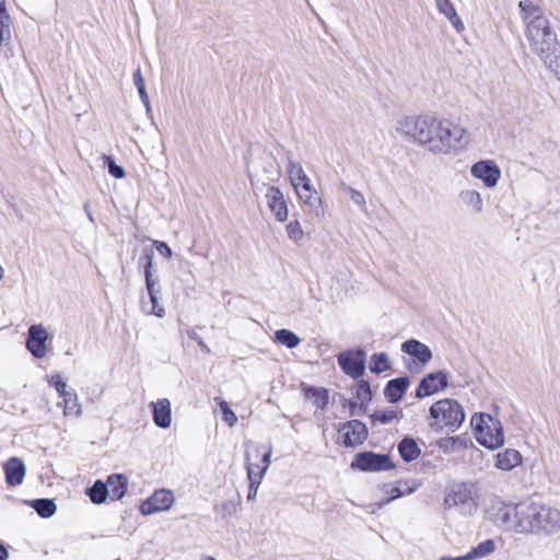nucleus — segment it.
Here are the masks:
<instances>
[{
  "instance_id": "obj_1",
  "label": "nucleus",
  "mask_w": 560,
  "mask_h": 560,
  "mask_svg": "<svg viewBox=\"0 0 560 560\" xmlns=\"http://www.w3.org/2000/svg\"><path fill=\"white\" fill-rule=\"evenodd\" d=\"M396 131L433 155L456 156L470 145V132L453 120L433 115L405 116Z\"/></svg>"
},
{
  "instance_id": "obj_2",
  "label": "nucleus",
  "mask_w": 560,
  "mask_h": 560,
  "mask_svg": "<svg viewBox=\"0 0 560 560\" xmlns=\"http://www.w3.org/2000/svg\"><path fill=\"white\" fill-rule=\"evenodd\" d=\"M493 510L494 524L515 534L549 537L560 532V510L551 505L525 500Z\"/></svg>"
},
{
  "instance_id": "obj_3",
  "label": "nucleus",
  "mask_w": 560,
  "mask_h": 560,
  "mask_svg": "<svg viewBox=\"0 0 560 560\" xmlns=\"http://www.w3.org/2000/svg\"><path fill=\"white\" fill-rule=\"evenodd\" d=\"M518 9L525 25V36L529 48L538 58L560 43L557 33L539 5L532 0H521Z\"/></svg>"
},
{
  "instance_id": "obj_4",
  "label": "nucleus",
  "mask_w": 560,
  "mask_h": 560,
  "mask_svg": "<svg viewBox=\"0 0 560 560\" xmlns=\"http://www.w3.org/2000/svg\"><path fill=\"white\" fill-rule=\"evenodd\" d=\"M430 428L434 431L455 432L465 420V411L462 405L451 398L435 401L430 407Z\"/></svg>"
},
{
  "instance_id": "obj_5",
  "label": "nucleus",
  "mask_w": 560,
  "mask_h": 560,
  "mask_svg": "<svg viewBox=\"0 0 560 560\" xmlns=\"http://www.w3.org/2000/svg\"><path fill=\"white\" fill-rule=\"evenodd\" d=\"M273 180V176H267L266 179L259 174L250 176L254 195L258 196L259 194H265L267 206L275 218L280 222H284L288 220L289 209L282 191L270 184Z\"/></svg>"
},
{
  "instance_id": "obj_6",
  "label": "nucleus",
  "mask_w": 560,
  "mask_h": 560,
  "mask_svg": "<svg viewBox=\"0 0 560 560\" xmlns=\"http://www.w3.org/2000/svg\"><path fill=\"white\" fill-rule=\"evenodd\" d=\"M471 424L476 440L486 448L498 450L504 445L505 439L500 420L488 413H480L472 416Z\"/></svg>"
},
{
  "instance_id": "obj_7",
  "label": "nucleus",
  "mask_w": 560,
  "mask_h": 560,
  "mask_svg": "<svg viewBox=\"0 0 560 560\" xmlns=\"http://www.w3.org/2000/svg\"><path fill=\"white\" fill-rule=\"evenodd\" d=\"M338 364L349 376L358 378L365 371V352L361 348L346 350L338 355Z\"/></svg>"
},
{
  "instance_id": "obj_8",
  "label": "nucleus",
  "mask_w": 560,
  "mask_h": 560,
  "mask_svg": "<svg viewBox=\"0 0 560 560\" xmlns=\"http://www.w3.org/2000/svg\"><path fill=\"white\" fill-rule=\"evenodd\" d=\"M351 467L362 471H382L390 469L393 465L387 455L363 452L355 455Z\"/></svg>"
},
{
  "instance_id": "obj_9",
  "label": "nucleus",
  "mask_w": 560,
  "mask_h": 560,
  "mask_svg": "<svg viewBox=\"0 0 560 560\" xmlns=\"http://www.w3.org/2000/svg\"><path fill=\"white\" fill-rule=\"evenodd\" d=\"M472 177L480 179L487 188H493L501 178V170L493 160H481L470 167Z\"/></svg>"
},
{
  "instance_id": "obj_10",
  "label": "nucleus",
  "mask_w": 560,
  "mask_h": 560,
  "mask_svg": "<svg viewBox=\"0 0 560 560\" xmlns=\"http://www.w3.org/2000/svg\"><path fill=\"white\" fill-rule=\"evenodd\" d=\"M447 506H459L464 513L471 514L477 509V501L472 487L467 485L457 486L445 499Z\"/></svg>"
},
{
  "instance_id": "obj_11",
  "label": "nucleus",
  "mask_w": 560,
  "mask_h": 560,
  "mask_svg": "<svg viewBox=\"0 0 560 560\" xmlns=\"http://www.w3.org/2000/svg\"><path fill=\"white\" fill-rule=\"evenodd\" d=\"M338 432L342 438V444L347 447L360 445L368 438V429L365 424L355 419L342 424Z\"/></svg>"
},
{
  "instance_id": "obj_12",
  "label": "nucleus",
  "mask_w": 560,
  "mask_h": 560,
  "mask_svg": "<svg viewBox=\"0 0 560 560\" xmlns=\"http://www.w3.org/2000/svg\"><path fill=\"white\" fill-rule=\"evenodd\" d=\"M47 340L48 332L43 325L34 324L28 328L26 348L36 359H43L46 357Z\"/></svg>"
},
{
  "instance_id": "obj_13",
  "label": "nucleus",
  "mask_w": 560,
  "mask_h": 560,
  "mask_svg": "<svg viewBox=\"0 0 560 560\" xmlns=\"http://www.w3.org/2000/svg\"><path fill=\"white\" fill-rule=\"evenodd\" d=\"M448 385L447 374L443 371H438L425 375L416 390V397L423 398L431 396L440 390H443Z\"/></svg>"
},
{
  "instance_id": "obj_14",
  "label": "nucleus",
  "mask_w": 560,
  "mask_h": 560,
  "mask_svg": "<svg viewBox=\"0 0 560 560\" xmlns=\"http://www.w3.org/2000/svg\"><path fill=\"white\" fill-rule=\"evenodd\" d=\"M174 503V495L172 491L161 489L156 490L150 498H148L140 506V512L143 515H151L158 512L168 510Z\"/></svg>"
},
{
  "instance_id": "obj_15",
  "label": "nucleus",
  "mask_w": 560,
  "mask_h": 560,
  "mask_svg": "<svg viewBox=\"0 0 560 560\" xmlns=\"http://www.w3.org/2000/svg\"><path fill=\"white\" fill-rule=\"evenodd\" d=\"M401 351L413 359L419 369H423L432 360V351L423 342L409 339L401 345Z\"/></svg>"
},
{
  "instance_id": "obj_16",
  "label": "nucleus",
  "mask_w": 560,
  "mask_h": 560,
  "mask_svg": "<svg viewBox=\"0 0 560 560\" xmlns=\"http://www.w3.org/2000/svg\"><path fill=\"white\" fill-rule=\"evenodd\" d=\"M355 397L350 401V415L359 416L365 411L368 404L372 399V392L370 384L366 381H359L355 385Z\"/></svg>"
},
{
  "instance_id": "obj_17",
  "label": "nucleus",
  "mask_w": 560,
  "mask_h": 560,
  "mask_svg": "<svg viewBox=\"0 0 560 560\" xmlns=\"http://www.w3.org/2000/svg\"><path fill=\"white\" fill-rule=\"evenodd\" d=\"M5 481L10 487L20 486L25 477L26 467L19 457H11L4 464Z\"/></svg>"
},
{
  "instance_id": "obj_18",
  "label": "nucleus",
  "mask_w": 560,
  "mask_h": 560,
  "mask_svg": "<svg viewBox=\"0 0 560 560\" xmlns=\"http://www.w3.org/2000/svg\"><path fill=\"white\" fill-rule=\"evenodd\" d=\"M420 487V482L412 480H398L395 486L385 489V493L388 498L378 503V508L389 503L390 501L413 493Z\"/></svg>"
},
{
  "instance_id": "obj_19",
  "label": "nucleus",
  "mask_w": 560,
  "mask_h": 560,
  "mask_svg": "<svg viewBox=\"0 0 560 560\" xmlns=\"http://www.w3.org/2000/svg\"><path fill=\"white\" fill-rule=\"evenodd\" d=\"M493 459L495 468L510 471L522 464L523 457L517 450L505 448L502 452H498Z\"/></svg>"
},
{
  "instance_id": "obj_20",
  "label": "nucleus",
  "mask_w": 560,
  "mask_h": 560,
  "mask_svg": "<svg viewBox=\"0 0 560 560\" xmlns=\"http://www.w3.org/2000/svg\"><path fill=\"white\" fill-rule=\"evenodd\" d=\"M153 407V421L155 425L162 429H166L172 423V415H171V402L168 399L163 398L159 399L155 402H152Z\"/></svg>"
},
{
  "instance_id": "obj_21",
  "label": "nucleus",
  "mask_w": 560,
  "mask_h": 560,
  "mask_svg": "<svg viewBox=\"0 0 560 560\" xmlns=\"http://www.w3.org/2000/svg\"><path fill=\"white\" fill-rule=\"evenodd\" d=\"M299 199L310 208L311 211L315 212L316 215H319L323 201L319 197L317 190L313 187V185L304 188H300L295 190Z\"/></svg>"
},
{
  "instance_id": "obj_22",
  "label": "nucleus",
  "mask_w": 560,
  "mask_h": 560,
  "mask_svg": "<svg viewBox=\"0 0 560 560\" xmlns=\"http://www.w3.org/2000/svg\"><path fill=\"white\" fill-rule=\"evenodd\" d=\"M409 386V380L407 377H398L390 380L384 390V394L388 401L395 404L398 402L405 395Z\"/></svg>"
},
{
  "instance_id": "obj_23",
  "label": "nucleus",
  "mask_w": 560,
  "mask_h": 560,
  "mask_svg": "<svg viewBox=\"0 0 560 560\" xmlns=\"http://www.w3.org/2000/svg\"><path fill=\"white\" fill-rule=\"evenodd\" d=\"M105 483L109 490L112 500H120L127 492L128 479L125 475L113 474L108 476Z\"/></svg>"
},
{
  "instance_id": "obj_24",
  "label": "nucleus",
  "mask_w": 560,
  "mask_h": 560,
  "mask_svg": "<svg viewBox=\"0 0 560 560\" xmlns=\"http://www.w3.org/2000/svg\"><path fill=\"white\" fill-rule=\"evenodd\" d=\"M544 67L560 81V43L539 57Z\"/></svg>"
},
{
  "instance_id": "obj_25",
  "label": "nucleus",
  "mask_w": 560,
  "mask_h": 560,
  "mask_svg": "<svg viewBox=\"0 0 560 560\" xmlns=\"http://www.w3.org/2000/svg\"><path fill=\"white\" fill-rule=\"evenodd\" d=\"M436 7L440 13H442L454 26V28L462 33L465 30V25L458 16L456 10L450 0H435Z\"/></svg>"
},
{
  "instance_id": "obj_26",
  "label": "nucleus",
  "mask_w": 560,
  "mask_h": 560,
  "mask_svg": "<svg viewBox=\"0 0 560 560\" xmlns=\"http://www.w3.org/2000/svg\"><path fill=\"white\" fill-rule=\"evenodd\" d=\"M460 201L471 209L476 213H480L483 210V200L477 190L467 189L459 194Z\"/></svg>"
},
{
  "instance_id": "obj_27",
  "label": "nucleus",
  "mask_w": 560,
  "mask_h": 560,
  "mask_svg": "<svg viewBox=\"0 0 560 560\" xmlns=\"http://www.w3.org/2000/svg\"><path fill=\"white\" fill-rule=\"evenodd\" d=\"M398 452L405 462H412L420 455L417 442L411 438H405L398 444Z\"/></svg>"
},
{
  "instance_id": "obj_28",
  "label": "nucleus",
  "mask_w": 560,
  "mask_h": 560,
  "mask_svg": "<svg viewBox=\"0 0 560 560\" xmlns=\"http://www.w3.org/2000/svg\"><path fill=\"white\" fill-rule=\"evenodd\" d=\"M153 257V249L151 247H144L139 258V265L143 267L147 287H150L151 283H158V281L153 279L152 275Z\"/></svg>"
},
{
  "instance_id": "obj_29",
  "label": "nucleus",
  "mask_w": 560,
  "mask_h": 560,
  "mask_svg": "<svg viewBox=\"0 0 560 560\" xmlns=\"http://www.w3.org/2000/svg\"><path fill=\"white\" fill-rule=\"evenodd\" d=\"M495 549V541L493 539H486L479 542L476 547H472L467 555L470 560H477L492 555Z\"/></svg>"
},
{
  "instance_id": "obj_30",
  "label": "nucleus",
  "mask_w": 560,
  "mask_h": 560,
  "mask_svg": "<svg viewBox=\"0 0 560 560\" xmlns=\"http://www.w3.org/2000/svg\"><path fill=\"white\" fill-rule=\"evenodd\" d=\"M86 494L94 504H101L105 502L106 498L109 495V490L105 482L96 480L86 489Z\"/></svg>"
},
{
  "instance_id": "obj_31",
  "label": "nucleus",
  "mask_w": 560,
  "mask_h": 560,
  "mask_svg": "<svg viewBox=\"0 0 560 560\" xmlns=\"http://www.w3.org/2000/svg\"><path fill=\"white\" fill-rule=\"evenodd\" d=\"M30 504L43 518L52 516L57 510V505L51 499H37L31 501Z\"/></svg>"
},
{
  "instance_id": "obj_32",
  "label": "nucleus",
  "mask_w": 560,
  "mask_h": 560,
  "mask_svg": "<svg viewBox=\"0 0 560 560\" xmlns=\"http://www.w3.org/2000/svg\"><path fill=\"white\" fill-rule=\"evenodd\" d=\"M62 406H63V415L66 417L68 416H74L77 418L81 417L82 409L80 404L78 402V396L75 393L71 392L67 395V397L62 398Z\"/></svg>"
},
{
  "instance_id": "obj_33",
  "label": "nucleus",
  "mask_w": 560,
  "mask_h": 560,
  "mask_svg": "<svg viewBox=\"0 0 560 560\" xmlns=\"http://www.w3.org/2000/svg\"><path fill=\"white\" fill-rule=\"evenodd\" d=\"M276 341L289 349L296 348L301 343V339L289 329H279L275 332Z\"/></svg>"
},
{
  "instance_id": "obj_34",
  "label": "nucleus",
  "mask_w": 560,
  "mask_h": 560,
  "mask_svg": "<svg viewBox=\"0 0 560 560\" xmlns=\"http://www.w3.org/2000/svg\"><path fill=\"white\" fill-rule=\"evenodd\" d=\"M339 187L341 191L346 192L349 196V198L355 206H358L362 211H366V200L361 191L357 190L355 188L351 187L345 182H341Z\"/></svg>"
},
{
  "instance_id": "obj_35",
  "label": "nucleus",
  "mask_w": 560,
  "mask_h": 560,
  "mask_svg": "<svg viewBox=\"0 0 560 560\" xmlns=\"http://www.w3.org/2000/svg\"><path fill=\"white\" fill-rule=\"evenodd\" d=\"M390 369V361L386 353H375L370 360V370L372 373L380 374Z\"/></svg>"
},
{
  "instance_id": "obj_36",
  "label": "nucleus",
  "mask_w": 560,
  "mask_h": 560,
  "mask_svg": "<svg viewBox=\"0 0 560 560\" xmlns=\"http://www.w3.org/2000/svg\"><path fill=\"white\" fill-rule=\"evenodd\" d=\"M158 283H151L150 287H147L150 301L152 303V308L149 311V314H154L155 316L162 318L165 315L164 308L159 304L158 301V290H156Z\"/></svg>"
},
{
  "instance_id": "obj_37",
  "label": "nucleus",
  "mask_w": 560,
  "mask_h": 560,
  "mask_svg": "<svg viewBox=\"0 0 560 560\" xmlns=\"http://www.w3.org/2000/svg\"><path fill=\"white\" fill-rule=\"evenodd\" d=\"M398 412L393 409L376 410L372 416L373 423L387 424L397 418Z\"/></svg>"
},
{
  "instance_id": "obj_38",
  "label": "nucleus",
  "mask_w": 560,
  "mask_h": 560,
  "mask_svg": "<svg viewBox=\"0 0 560 560\" xmlns=\"http://www.w3.org/2000/svg\"><path fill=\"white\" fill-rule=\"evenodd\" d=\"M220 410L223 416V421L230 427H234L237 422V417L234 411L230 408L229 404L225 400L220 399L218 401Z\"/></svg>"
},
{
  "instance_id": "obj_39",
  "label": "nucleus",
  "mask_w": 560,
  "mask_h": 560,
  "mask_svg": "<svg viewBox=\"0 0 560 560\" xmlns=\"http://www.w3.org/2000/svg\"><path fill=\"white\" fill-rule=\"evenodd\" d=\"M287 172L290 182H294L295 178L301 177L305 173L302 164L291 158L288 159Z\"/></svg>"
},
{
  "instance_id": "obj_40",
  "label": "nucleus",
  "mask_w": 560,
  "mask_h": 560,
  "mask_svg": "<svg viewBox=\"0 0 560 560\" xmlns=\"http://www.w3.org/2000/svg\"><path fill=\"white\" fill-rule=\"evenodd\" d=\"M285 229H287L288 236L290 237V240H292L294 242H300L304 236V232H303L301 224L298 220L292 221L289 224H287Z\"/></svg>"
},
{
  "instance_id": "obj_41",
  "label": "nucleus",
  "mask_w": 560,
  "mask_h": 560,
  "mask_svg": "<svg viewBox=\"0 0 560 560\" xmlns=\"http://www.w3.org/2000/svg\"><path fill=\"white\" fill-rule=\"evenodd\" d=\"M248 459H249V456H248V454H246V460H247L246 470H247V478H248L249 485H254V482H256L257 488H259V485L265 476V472L261 470L254 471V464L248 463Z\"/></svg>"
},
{
  "instance_id": "obj_42",
  "label": "nucleus",
  "mask_w": 560,
  "mask_h": 560,
  "mask_svg": "<svg viewBox=\"0 0 560 560\" xmlns=\"http://www.w3.org/2000/svg\"><path fill=\"white\" fill-rule=\"evenodd\" d=\"M105 164L108 166V173L115 178L125 177V170L117 165L113 156L105 155L104 156Z\"/></svg>"
},
{
  "instance_id": "obj_43",
  "label": "nucleus",
  "mask_w": 560,
  "mask_h": 560,
  "mask_svg": "<svg viewBox=\"0 0 560 560\" xmlns=\"http://www.w3.org/2000/svg\"><path fill=\"white\" fill-rule=\"evenodd\" d=\"M49 384L55 387L61 398L67 397V395L71 393L67 389V383L62 381L59 375L51 376Z\"/></svg>"
},
{
  "instance_id": "obj_44",
  "label": "nucleus",
  "mask_w": 560,
  "mask_h": 560,
  "mask_svg": "<svg viewBox=\"0 0 560 560\" xmlns=\"http://www.w3.org/2000/svg\"><path fill=\"white\" fill-rule=\"evenodd\" d=\"M154 246H155L156 250L159 252V254L162 255L163 257H165L166 259H170L172 257L173 252H172L171 247L165 242L154 241Z\"/></svg>"
},
{
  "instance_id": "obj_45",
  "label": "nucleus",
  "mask_w": 560,
  "mask_h": 560,
  "mask_svg": "<svg viewBox=\"0 0 560 560\" xmlns=\"http://www.w3.org/2000/svg\"><path fill=\"white\" fill-rule=\"evenodd\" d=\"M291 185L293 186L294 190H298L300 188L311 186L312 182L306 173H304L301 177H298L294 179V182H291Z\"/></svg>"
},
{
  "instance_id": "obj_46",
  "label": "nucleus",
  "mask_w": 560,
  "mask_h": 560,
  "mask_svg": "<svg viewBox=\"0 0 560 560\" xmlns=\"http://www.w3.org/2000/svg\"><path fill=\"white\" fill-rule=\"evenodd\" d=\"M316 399H315V405L318 407V408H325L327 402H328V397H327V393L326 390H316Z\"/></svg>"
},
{
  "instance_id": "obj_47",
  "label": "nucleus",
  "mask_w": 560,
  "mask_h": 560,
  "mask_svg": "<svg viewBox=\"0 0 560 560\" xmlns=\"http://www.w3.org/2000/svg\"><path fill=\"white\" fill-rule=\"evenodd\" d=\"M137 90L139 92V96H140V100H141L142 104L145 106L147 110L150 112L151 110V106H150L149 95H148L147 90H145V85L144 86H140Z\"/></svg>"
},
{
  "instance_id": "obj_48",
  "label": "nucleus",
  "mask_w": 560,
  "mask_h": 560,
  "mask_svg": "<svg viewBox=\"0 0 560 560\" xmlns=\"http://www.w3.org/2000/svg\"><path fill=\"white\" fill-rule=\"evenodd\" d=\"M132 79H133V84L136 85L137 89L145 85L144 78L141 73L140 67H138V69L133 72Z\"/></svg>"
},
{
  "instance_id": "obj_49",
  "label": "nucleus",
  "mask_w": 560,
  "mask_h": 560,
  "mask_svg": "<svg viewBox=\"0 0 560 560\" xmlns=\"http://www.w3.org/2000/svg\"><path fill=\"white\" fill-rule=\"evenodd\" d=\"M271 447L262 455L261 457V463H262V466H261V471H264L265 474L267 472L269 466H270V457H271Z\"/></svg>"
},
{
  "instance_id": "obj_50",
  "label": "nucleus",
  "mask_w": 560,
  "mask_h": 560,
  "mask_svg": "<svg viewBox=\"0 0 560 560\" xmlns=\"http://www.w3.org/2000/svg\"><path fill=\"white\" fill-rule=\"evenodd\" d=\"M11 38V31L7 26L4 28H0V43H4L10 40Z\"/></svg>"
},
{
  "instance_id": "obj_51",
  "label": "nucleus",
  "mask_w": 560,
  "mask_h": 560,
  "mask_svg": "<svg viewBox=\"0 0 560 560\" xmlns=\"http://www.w3.org/2000/svg\"><path fill=\"white\" fill-rule=\"evenodd\" d=\"M257 490H258V488H257L256 482H254V485H249L248 493H247V499L248 500H254L256 498V495H257Z\"/></svg>"
},
{
  "instance_id": "obj_52",
  "label": "nucleus",
  "mask_w": 560,
  "mask_h": 560,
  "mask_svg": "<svg viewBox=\"0 0 560 560\" xmlns=\"http://www.w3.org/2000/svg\"><path fill=\"white\" fill-rule=\"evenodd\" d=\"M10 16L8 14H2L0 15V28H4V26H7L8 28H10Z\"/></svg>"
},
{
  "instance_id": "obj_53",
  "label": "nucleus",
  "mask_w": 560,
  "mask_h": 560,
  "mask_svg": "<svg viewBox=\"0 0 560 560\" xmlns=\"http://www.w3.org/2000/svg\"><path fill=\"white\" fill-rule=\"evenodd\" d=\"M186 335L188 336V338H190L191 340H195V341H198L199 339H201V337L198 335V332L192 328H188L186 330Z\"/></svg>"
},
{
  "instance_id": "obj_54",
  "label": "nucleus",
  "mask_w": 560,
  "mask_h": 560,
  "mask_svg": "<svg viewBox=\"0 0 560 560\" xmlns=\"http://www.w3.org/2000/svg\"><path fill=\"white\" fill-rule=\"evenodd\" d=\"M439 560H470L468 555H464V556H460V557H447V556H443L441 557Z\"/></svg>"
},
{
  "instance_id": "obj_55",
  "label": "nucleus",
  "mask_w": 560,
  "mask_h": 560,
  "mask_svg": "<svg viewBox=\"0 0 560 560\" xmlns=\"http://www.w3.org/2000/svg\"><path fill=\"white\" fill-rule=\"evenodd\" d=\"M9 558V552L7 548L0 542V560H7Z\"/></svg>"
},
{
  "instance_id": "obj_56",
  "label": "nucleus",
  "mask_w": 560,
  "mask_h": 560,
  "mask_svg": "<svg viewBox=\"0 0 560 560\" xmlns=\"http://www.w3.org/2000/svg\"><path fill=\"white\" fill-rule=\"evenodd\" d=\"M198 346L201 348V350L205 352V353H209L210 352V349L209 347L205 343V341L201 339H199L197 341Z\"/></svg>"
},
{
  "instance_id": "obj_57",
  "label": "nucleus",
  "mask_w": 560,
  "mask_h": 560,
  "mask_svg": "<svg viewBox=\"0 0 560 560\" xmlns=\"http://www.w3.org/2000/svg\"><path fill=\"white\" fill-rule=\"evenodd\" d=\"M84 210H85V212H86V214H88L89 220H90L91 222H94V217H93L92 211L90 210V206H89V203H85V205H84Z\"/></svg>"
},
{
  "instance_id": "obj_58",
  "label": "nucleus",
  "mask_w": 560,
  "mask_h": 560,
  "mask_svg": "<svg viewBox=\"0 0 560 560\" xmlns=\"http://www.w3.org/2000/svg\"><path fill=\"white\" fill-rule=\"evenodd\" d=\"M7 14L5 7H4V0H0V15Z\"/></svg>"
},
{
  "instance_id": "obj_59",
  "label": "nucleus",
  "mask_w": 560,
  "mask_h": 560,
  "mask_svg": "<svg viewBox=\"0 0 560 560\" xmlns=\"http://www.w3.org/2000/svg\"><path fill=\"white\" fill-rule=\"evenodd\" d=\"M261 469V467L259 465H254V471H259Z\"/></svg>"
},
{
  "instance_id": "obj_60",
  "label": "nucleus",
  "mask_w": 560,
  "mask_h": 560,
  "mask_svg": "<svg viewBox=\"0 0 560 560\" xmlns=\"http://www.w3.org/2000/svg\"><path fill=\"white\" fill-rule=\"evenodd\" d=\"M458 440V438H451L448 442H452L453 444Z\"/></svg>"
},
{
  "instance_id": "obj_61",
  "label": "nucleus",
  "mask_w": 560,
  "mask_h": 560,
  "mask_svg": "<svg viewBox=\"0 0 560 560\" xmlns=\"http://www.w3.org/2000/svg\"><path fill=\"white\" fill-rule=\"evenodd\" d=\"M206 560H215V559L212 557H208Z\"/></svg>"
}]
</instances>
